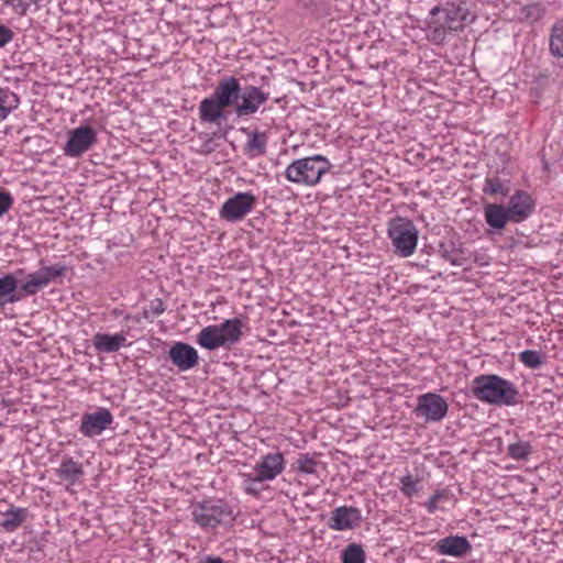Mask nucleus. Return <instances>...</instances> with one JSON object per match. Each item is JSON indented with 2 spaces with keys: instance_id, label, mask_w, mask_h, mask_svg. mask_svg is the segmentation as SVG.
<instances>
[{
  "instance_id": "nucleus-17",
  "label": "nucleus",
  "mask_w": 563,
  "mask_h": 563,
  "mask_svg": "<svg viewBox=\"0 0 563 563\" xmlns=\"http://www.w3.org/2000/svg\"><path fill=\"white\" fill-rule=\"evenodd\" d=\"M225 108L213 97L201 100L199 104V118L202 122L220 125L223 120Z\"/></svg>"
},
{
  "instance_id": "nucleus-44",
  "label": "nucleus",
  "mask_w": 563,
  "mask_h": 563,
  "mask_svg": "<svg viewBox=\"0 0 563 563\" xmlns=\"http://www.w3.org/2000/svg\"><path fill=\"white\" fill-rule=\"evenodd\" d=\"M211 141H207L205 144H203V147L201 150V153L203 154H209L213 151V147L210 145Z\"/></svg>"
},
{
  "instance_id": "nucleus-25",
  "label": "nucleus",
  "mask_w": 563,
  "mask_h": 563,
  "mask_svg": "<svg viewBox=\"0 0 563 563\" xmlns=\"http://www.w3.org/2000/svg\"><path fill=\"white\" fill-rule=\"evenodd\" d=\"M27 514L26 508H15L11 506L10 509L3 514L4 518L0 522V527L7 532H13L26 520Z\"/></svg>"
},
{
  "instance_id": "nucleus-37",
  "label": "nucleus",
  "mask_w": 563,
  "mask_h": 563,
  "mask_svg": "<svg viewBox=\"0 0 563 563\" xmlns=\"http://www.w3.org/2000/svg\"><path fill=\"white\" fill-rule=\"evenodd\" d=\"M3 5L10 7L18 15H25L35 0H1Z\"/></svg>"
},
{
  "instance_id": "nucleus-22",
  "label": "nucleus",
  "mask_w": 563,
  "mask_h": 563,
  "mask_svg": "<svg viewBox=\"0 0 563 563\" xmlns=\"http://www.w3.org/2000/svg\"><path fill=\"white\" fill-rule=\"evenodd\" d=\"M57 476L69 483L75 484L84 476L82 465L76 462L71 456H64L59 468L56 471Z\"/></svg>"
},
{
  "instance_id": "nucleus-34",
  "label": "nucleus",
  "mask_w": 563,
  "mask_h": 563,
  "mask_svg": "<svg viewBox=\"0 0 563 563\" xmlns=\"http://www.w3.org/2000/svg\"><path fill=\"white\" fill-rule=\"evenodd\" d=\"M532 452V446L529 442L518 441L508 445V455L517 461L526 460Z\"/></svg>"
},
{
  "instance_id": "nucleus-27",
  "label": "nucleus",
  "mask_w": 563,
  "mask_h": 563,
  "mask_svg": "<svg viewBox=\"0 0 563 563\" xmlns=\"http://www.w3.org/2000/svg\"><path fill=\"white\" fill-rule=\"evenodd\" d=\"M550 52L553 56L563 57V19L558 20L551 29Z\"/></svg>"
},
{
  "instance_id": "nucleus-30",
  "label": "nucleus",
  "mask_w": 563,
  "mask_h": 563,
  "mask_svg": "<svg viewBox=\"0 0 563 563\" xmlns=\"http://www.w3.org/2000/svg\"><path fill=\"white\" fill-rule=\"evenodd\" d=\"M44 287H46L44 285V279H41L36 272L29 274L26 282L23 283L20 287L22 299L26 296H33L37 294Z\"/></svg>"
},
{
  "instance_id": "nucleus-16",
  "label": "nucleus",
  "mask_w": 563,
  "mask_h": 563,
  "mask_svg": "<svg viewBox=\"0 0 563 563\" xmlns=\"http://www.w3.org/2000/svg\"><path fill=\"white\" fill-rule=\"evenodd\" d=\"M434 549L441 555L463 558L472 550V545L466 537L449 536L439 540Z\"/></svg>"
},
{
  "instance_id": "nucleus-1",
  "label": "nucleus",
  "mask_w": 563,
  "mask_h": 563,
  "mask_svg": "<svg viewBox=\"0 0 563 563\" xmlns=\"http://www.w3.org/2000/svg\"><path fill=\"white\" fill-rule=\"evenodd\" d=\"M468 14L464 0H449L441 7H434L428 21V40L435 45L443 44L449 36L464 30Z\"/></svg>"
},
{
  "instance_id": "nucleus-2",
  "label": "nucleus",
  "mask_w": 563,
  "mask_h": 563,
  "mask_svg": "<svg viewBox=\"0 0 563 563\" xmlns=\"http://www.w3.org/2000/svg\"><path fill=\"white\" fill-rule=\"evenodd\" d=\"M473 396L495 406H514L518 402L519 391L516 385L496 374H483L471 383Z\"/></svg>"
},
{
  "instance_id": "nucleus-29",
  "label": "nucleus",
  "mask_w": 563,
  "mask_h": 563,
  "mask_svg": "<svg viewBox=\"0 0 563 563\" xmlns=\"http://www.w3.org/2000/svg\"><path fill=\"white\" fill-rule=\"evenodd\" d=\"M483 194L487 196H507L509 194V187L507 184L503 183L498 177H487L484 180L483 185Z\"/></svg>"
},
{
  "instance_id": "nucleus-26",
  "label": "nucleus",
  "mask_w": 563,
  "mask_h": 563,
  "mask_svg": "<svg viewBox=\"0 0 563 563\" xmlns=\"http://www.w3.org/2000/svg\"><path fill=\"white\" fill-rule=\"evenodd\" d=\"M267 136L264 132L254 131L249 135L245 144V153L250 157L263 156L266 154Z\"/></svg>"
},
{
  "instance_id": "nucleus-40",
  "label": "nucleus",
  "mask_w": 563,
  "mask_h": 563,
  "mask_svg": "<svg viewBox=\"0 0 563 563\" xmlns=\"http://www.w3.org/2000/svg\"><path fill=\"white\" fill-rule=\"evenodd\" d=\"M14 200L12 195L7 190H0V217L5 214L12 207Z\"/></svg>"
},
{
  "instance_id": "nucleus-18",
  "label": "nucleus",
  "mask_w": 563,
  "mask_h": 563,
  "mask_svg": "<svg viewBox=\"0 0 563 563\" xmlns=\"http://www.w3.org/2000/svg\"><path fill=\"white\" fill-rule=\"evenodd\" d=\"M484 218L486 223L497 231H501L509 221L511 222V216L508 208L498 203L485 205Z\"/></svg>"
},
{
  "instance_id": "nucleus-5",
  "label": "nucleus",
  "mask_w": 563,
  "mask_h": 563,
  "mask_svg": "<svg viewBox=\"0 0 563 563\" xmlns=\"http://www.w3.org/2000/svg\"><path fill=\"white\" fill-rule=\"evenodd\" d=\"M388 236L399 256L409 257L415 253L419 232L411 220L404 217L391 219L388 222Z\"/></svg>"
},
{
  "instance_id": "nucleus-35",
  "label": "nucleus",
  "mask_w": 563,
  "mask_h": 563,
  "mask_svg": "<svg viewBox=\"0 0 563 563\" xmlns=\"http://www.w3.org/2000/svg\"><path fill=\"white\" fill-rule=\"evenodd\" d=\"M519 360L530 368H538L543 364L540 353L532 350L521 352Z\"/></svg>"
},
{
  "instance_id": "nucleus-36",
  "label": "nucleus",
  "mask_w": 563,
  "mask_h": 563,
  "mask_svg": "<svg viewBox=\"0 0 563 563\" xmlns=\"http://www.w3.org/2000/svg\"><path fill=\"white\" fill-rule=\"evenodd\" d=\"M244 477V490L246 494L252 496H260L262 488H260L257 485L263 483L264 481L257 479V474H243Z\"/></svg>"
},
{
  "instance_id": "nucleus-24",
  "label": "nucleus",
  "mask_w": 563,
  "mask_h": 563,
  "mask_svg": "<svg viewBox=\"0 0 563 563\" xmlns=\"http://www.w3.org/2000/svg\"><path fill=\"white\" fill-rule=\"evenodd\" d=\"M438 252L442 258L454 266H462L467 261L464 250L453 241L441 242Z\"/></svg>"
},
{
  "instance_id": "nucleus-12",
  "label": "nucleus",
  "mask_w": 563,
  "mask_h": 563,
  "mask_svg": "<svg viewBox=\"0 0 563 563\" xmlns=\"http://www.w3.org/2000/svg\"><path fill=\"white\" fill-rule=\"evenodd\" d=\"M361 510L352 506H340L332 510L328 527L334 531L351 530L360 526Z\"/></svg>"
},
{
  "instance_id": "nucleus-20",
  "label": "nucleus",
  "mask_w": 563,
  "mask_h": 563,
  "mask_svg": "<svg viewBox=\"0 0 563 563\" xmlns=\"http://www.w3.org/2000/svg\"><path fill=\"white\" fill-rule=\"evenodd\" d=\"M126 341L125 335L115 333L113 335L98 332L93 335V346L98 352L114 353L118 352Z\"/></svg>"
},
{
  "instance_id": "nucleus-39",
  "label": "nucleus",
  "mask_w": 563,
  "mask_h": 563,
  "mask_svg": "<svg viewBox=\"0 0 563 563\" xmlns=\"http://www.w3.org/2000/svg\"><path fill=\"white\" fill-rule=\"evenodd\" d=\"M400 484V490L407 497H411L418 492L417 481L410 474L402 476Z\"/></svg>"
},
{
  "instance_id": "nucleus-19",
  "label": "nucleus",
  "mask_w": 563,
  "mask_h": 563,
  "mask_svg": "<svg viewBox=\"0 0 563 563\" xmlns=\"http://www.w3.org/2000/svg\"><path fill=\"white\" fill-rule=\"evenodd\" d=\"M244 325V322L240 318L225 319L218 325L220 334L223 336L225 347L230 349L241 341Z\"/></svg>"
},
{
  "instance_id": "nucleus-43",
  "label": "nucleus",
  "mask_w": 563,
  "mask_h": 563,
  "mask_svg": "<svg viewBox=\"0 0 563 563\" xmlns=\"http://www.w3.org/2000/svg\"><path fill=\"white\" fill-rule=\"evenodd\" d=\"M150 311L154 316H159L165 311V305L161 298H155L150 303Z\"/></svg>"
},
{
  "instance_id": "nucleus-7",
  "label": "nucleus",
  "mask_w": 563,
  "mask_h": 563,
  "mask_svg": "<svg viewBox=\"0 0 563 563\" xmlns=\"http://www.w3.org/2000/svg\"><path fill=\"white\" fill-rule=\"evenodd\" d=\"M449 405L439 394L427 393L418 396L416 413L426 419V421L439 422L448 413Z\"/></svg>"
},
{
  "instance_id": "nucleus-45",
  "label": "nucleus",
  "mask_w": 563,
  "mask_h": 563,
  "mask_svg": "<svg viewBox=\"0 0 563 563\" xmlns=\"http://www.w3.org/2000/svg\"><path fill=\"white\" fill-rule=\"evenodd\" d=\"M147 313H148V311L145 310L144 311V318H148Z\"/></svg>"
},
{
  "instance_id": "nucleus-23",
  "label": "nucleus",
  "mask_w": 563,
  "mask_h": 563,
  "mask_svg": "<svg viewBox=\"0 0 563 563\" xmlns=\"http://www.w3.org/2000/svg\"><path fill=\"white\" fill-rule=\"evenodd\" d=\"M197 343L209 351L225 347L223 336L220 334L218 325L203 328L197 335Z\"/></svg>"
},
{
  "instance_id": "nucleus-6",
  "label": "nucleus",
  "mask_w": 563,
  "mask_h": 563,
  "mask_svg": "<svg viewBox=\"0 0 563 563\" xmlns=\"http://www.w3.org/2000/svg\"><path fill=\"white\" fill-rule=\"evenodd\" d=\"M256 197L250 192H236L223 202L220 218L231 223L242 221L256 206Z\"/></svg>"
},
{
  "instance_id": "nucleus-38",
  "label": "nucleus",
  "mask_w": 563,
  "mask_h": 563,
  "mask_svg": "<svg viewBox=\"0 0 563 563\" xmlns=\"http://www.w3.org/2000/svg\"><path fill=\"white\" fill-rule=\"evenodd\" d=\"M523 18L530 22L538 21L543 15V9L539 3H531L522 9Z\"/></svg>"
},
{
  "instance_id": "nucleus-3",
  "label": "nucleus",
  "mask_w": 563,
  "mask_h": 563,
  "mask_svg": "<svg viewBox=\"0 0 563 563\" xmlns=\"http://www.w3.org/2000/svg\"><path fill=\"white\" fill-rule=\"evenodd\" d=\"M330 168L331 164L327 157L317 154L294 161L287 166L285 177L295 184L316 186Z\"/></svg>"
},
{
  "instance_id": "nucleus-9",
  "label": "nucleus",
  "mask_w": 563,
  "mask_h": 563,
  "mask_svg": "<svg viewBox=\"0 0 563 563\" xmlns=\"http://www.w3.org/2000/svg\"><path fill=\"white\" fill-rule=\"evenodd\" d=\"M269 93L262 88L249 85L242 89L239 106L235 107V114L239 118L256 113L260 107L268 100Z\"/></svg>"
},
{
  "instance_id": "nucleus-14",
  "label": "nucleus",
  "mask_w": 563,
  "mask_h": 563,
  "mask_svg": "<svg viewBox=\"0 0 563 563\" xmlns=\"http://www.w3.org/2000/svg\"><path fill=\"white\" fill-rule=\"evenodd\" d=\"M170 362L181 372L194 368L198 364V352L189 344L176 342L168 352Z\"/></svg>"
},
{
  "instance_id": "nucleus-10",
  "label": "nucleus",
  "mask_w": 563,
  "mask_h": 563,
  "mask_svg": "<svg viewBox=\"0 0 563 563\" xmlns=\"http://www.w3.org/2000/svg\"><path fill=\"white\" fill-rule=\"evenodd\" d=\"M113 416L107 408H98L95 412L81 417L79 431L87 438L100 435L111 423Z\"/></svg>"
},
{
  "instance_id": "nucleus-41",
  "label": "nucleus",
  "mask_w": 563,
  "mask_h": 563,
  "mask_svg": "<svg viewBox=\"0 0 563 563\" xmlns=\"http://www.w3.org/2000/svg\"><path fill=\"white\" fill-rule=\"evenodd\" d=\"M14 37V32L7 25L0 24V48L4 47Z\"/></svg>"
},
{
  "instance_id": "nucleus-31",
  "label": "nucleus",
  "mask_w": 563,
  "mask_h": 563,
  "mask_svg": "<svg viewBox=\"0 0 563 563\" xmlns=\"http://www.w3.org/2000/svg\"><path fill=\"white\" fill-rule=\"evenodd\" d=\"M320 464V461L314 454L305 453L300 454L297 459L296 470L303 474H316Z\"/></svg>"
},
{
  "instance_id": "nucleus-13",
  "label": "nucleus",
  "mask_w": 563,
  "mask_h": 563,
  "mask_svg": "<svg viewBox=\"0 0 563 563\" xmlns=\"http://www.w3.org/2000/svg\"><path fill=\"white\" fill-rule=\"evenodd\" d=\"M284 468V455L280 452L268 453L255 465L254 473L257 474V479L267 482L275 479Z\"/></svg>"
},
{
  "instance_id": "nucleus-32",
  "label": "nucleus",
  "mask_w": 563,
  "mask_h": 563,
  "mask_svg": "<svg viewBox=\"0 0 563 563\" xmlns=\"http://www.w3.org/2000/svg\"><path fill=\"white\" fill-rule=\"evenodd\" d=\"M365 559V552L358 543H350L342 551V563H364Z\"/></svg>"
},
{
  "instance_id": "nucleus-28",
  "label": "nucleus",
  "mask_w": 563,
  "mask_h": 563,
  "mask_svg": "<svg viewBox=\"0 0 563 563\" xmlns=\"http://www.w3.org/2000/svg\"><path fill=\"white\" fill-rule=\"evenodd\" d=\"M19 104V98L15 93L0 88V122L7 119L13 109Z\"/></svg>"
},
{
  "instance_id": "nucleus-42",
  "label": "nucleus",
  "mask_w": 563,
  "mask_h": 563,
  "mask_svg": "<svg viewBox=\"0 0 563 563\" xmlns=\"http://www.w3.org/2000/svg\"><path fill=\"white\" fill-rule=\"evenodd\" d=\"M444 497L442 492H437L424 503V506L429 514H434L438 509V503L441 498Z\"/></svg>"
},
{
  "instance_id": "nucleus-15",
  "label": "nucleus",
  "mask_w": 563,
  "mask_h": 563,
  "mask_svg": "<svg viewBox=\"0 0 563 563\" xmlns=\"http://www.w3.org/2000/svg\"><path fill=\"white\" fill-rule=\"evenodd\" d=\"M507 208L511 216V222L519 223L533 212L534 201L528 192L519 190L510 197Z\"/></svg>"
},
{
  "instance_id": "nucleus-33",
  "label": "nucleus",
  "mask_w": 563,
  "mask_h": 563,
  "mask_svg": "<svg viewBox=\"0 0 563 563\" xmlns=\"http://www.w3.org/2000/svg\"><path fill=\"white\" fill-rule=\"evenodd\" d=\"M65 271H66V267L64 265L54 264L52 266H43L36 273L41 277V279H44V285L47 286L49 283L55 280L57 277L63 276Z\"/></svg>"
},
{
  "instance_id": "nucleus-21",
  "label": "nucleus",
  "mask_w": 563,
  "mask_h": 563,
  "mask_svg": "<svg viewBox=\"0 0 563 563\" xmlns=\"http://www.w3.org/2000/svg\"><path fill=\"white\" fill-rule=\"evenodd\" d=\"M22 299V294L18 289V279L12 274L0 277V307L8 303H14Z\"/></svg>"
},
{
  "instance_id": "nucleus-8",
  "label": "nucleus",
  "mask_w": 563,
  "mask_h": 563,
  "mask_svg": "<svg viewBox=\"0 0 563 563\" xmlns=\"http://www.w3.org/2000/svg\"><path fill=\"white\" fill-rule=\"evenodd\" d=\"M97 142V132L89 125H81L69 132L64 153L69 157H78Z\"/></svg>"
},
{
  "instance_id": "nucleus-4",
  "label": "nucleus",
  "mask_w": 563,
  "mask_h": 563,
  "mask_svg": "<svg viewBox=\"0 0 563 563\" xmlns=\"http://www.w3.org/2000/svg\"><path fill=\"white\" fill-rule=\"evenodd\" d=\"M194 521L201 528H216L234 520L232 507L222 499H206L192 505Z\"/></svg>"
},
{
  "instance_id": "nucleus-11",
  "label": "nucleus",
  "mask_w": 563,
  "mask_h": 563,
  "mask_svg": "<svg viewBox=\"0 0 563 563\" xmlns=\"http://www.w3.org/2000/svg\"><path fill=\"white\" fill-rule=\"evenodd\" d=\"M242 88L238 78L233 76L220 79L214 87L212 96L227 109L239 106Z\"/></svg>"
}]
</instances>
